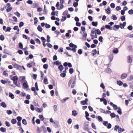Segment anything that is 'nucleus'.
I'll return each instance as SVG.
<instances>
[{
    "label": "nucleus",
    "instance_id": "obj_1",
    "mask_svg": "<svg viewBox=\"0 0 133 133\" xmlns=\"http://www.w3.org/2000/svg\"><path fill=\"white\" fill-rule=\"evenodd\" d=\"M89 122H86L84 123V127L83 128L85 130H87V131H89V129L88 128Z\"/></svg>",
    "mask_w": 133,
    "mask_h": 133
},
{
    "label": "nucleus",
    "instance_id": "obj_2",
    "mask_svg": "<svg viewBox=\"0 0 133 133\" xmlns=\"http://www.w3.org/2000/svg\"><path fill=\"white\" fill-rule=\"evenodd\" d=\"M88 101V98H85L84 100L82 101L81 102V105H84L87 104Z\"/></svg>",
    "mask_w": 133,
    "mask_h": 133
},
{
    "label": "nucleus",
    "instance_id": "obj_3",
    "mask_svg": "<svg viewBox=\"0 0 133 133\" xmlns=\"http://www.w3.org/2000/svg\"><path fill=\"white\" fill-rule=\"evenodd\" d=\"M126 24V22H124L123 24L121 23L119 24V26L120 28L122 29L124 28V27L125 26Z\"/></svg>",
    "mask_w": 133,
    "mask_h": 133
},
{
    "label": "nucleus",
    "instance_id": "obj_4",
    "mask_svg": "<svg viewBox=\"0 0 133 133\" xmlns=\"http://www.w3.org/2000/svg\"><path fill=\"white\" fill-rule=\"evenodd\" d=\"M25 82H24L23 83V86L24 87V88L25 89L27 88L28 87V85L27 84V82L25 80Z\"/></svg>",
    "mask_w": 133,
    "mask_h": 133
},
{
    "label": "nucleus",
    "instance_id": "obj_5",
    "mask_svg": "<svg viewBox=\"0 0 133 133\" xmlns=\"http://www.w3.org/2000/svg\"><path fill=\"white\" fill-rule=\"evenodd\" d=\"M106 12L108 14H109L110 13V7L109 6L108 8L106 9L105 10Z\"/></svg>",
    "mask_w": 133,
    "mask_h": 133
},
{
    "label": "nucleus",
    "instance_id": "obj_6",
    "mask_svg": "<svg viewBox=\"0 0 133 133\" xmlns=\"http://www.w3.org/2000/svg\"><path fill=\"white\" fill-rule=\"evenodd\" d=\"M18 79V78L17 76H14L11 78V79L13 81H17Z\"/></svg>",
    "mask_w": 133,
    "mask_h": 133
},
{
    "label": "nucleus",
    "instance_id": "obj_7",
    "mask_svg": "<svg viewBox=\"0 0 133 133\" xmlns=\"http://www.w3.org/2000/svg\"><path fill=\"white\" fill-rule=\"evenodd\" d=\"M78 113L75 110H74L72 111V115L75 116H76L77 115Z\"/></svg>",
    "mask_w": 133,
    "mask_h": 133
},
{
    "label": "nucleus",
    "instance_id": "obj_8",
    "mask_svg": "<svg viewBox=\"0 0 133 133\" xmlns=\"http://www.w3.org/2000/svg\"><path fill=\"white\" fill-rule=\"evenodd\" d=\"M114 57L113 55L111 54L109 55V58L110 62H111L112 60Z\"/></svg>",
    "mask_w": 133,
    "mask_h": 133
},
{
    "label": "nucleus",
    "instance_id": "obj_9",
    "mask_svg": "<svg viewBox=\"0 0 133 133\" xmlns=\"http://www.w3.org/2000/svg\"><path fill=\"white\" fill-rule=\"evenodd\" d=\"M127 76V75L126 74H122L121 77V78L122 79H124L126 78Z\"/></svg>",
    "mask_w": 133,
    "mask_h": 133
},
{
    "label": "nucleus",
    "instance_id": "obj_10",
    "mask_svg": "<svg viewBox=\"0 0 133 133\" xmlns=\"http://www.w3.org/2000/svg\"><path fill=\"white\" fill-rule=\"evenodd\" d=\"M112 52L114 53L117 54L118 53V50L117 48H115L113 50Z\"/></svg>",
    "mask_w": 133,
    "mask_h": 133
},
{
    "label": "nucleus",
    "instance_id": "obj_11",
    "mask_svg": "<svg viewBox=\"0 0 133 133\" xmlns=\"http://www.w3.org/2000/svg\"><path fill=\"white\" fill-rule=\"evenodd\" d=\"M92 25L95 26H96L98 25V22H92L91 23Z\"/></svg>",
    "mask_w": 133,
    "mask_h": 133
},
{
    "label": "nucleus",
    "instance_id": "obj_12",
    "mask_svg": "<svg viewBox=\"0 0 133 133\" xmlns=\"http://www.w3.org/2000/svg\"><path fill=\"white\" fill-rule=\"evenodd\" d=\"M69 97H66L65 98H64L63 99H61V101L62 103H65L66 101L68 99H69Z\"/></svg>",
    "mask_w": 133,
    "mask_h": 133
},
{
    "label": "nucleus",
    "instance_id": "obj_13",
    "mask_svg": "<svg viewBox=\"0 0 133 133\" xmlns=\"http://www.w3.org/2000/svg\"><path fill=\"white\" fill-rule=\"evenodd\" d=\"M105 71L106 72L110 74L111 72V70L109 68H107L105 70Z\"/></svg>",
    "mask_w": 133,
    "mask_h": 133
},
{
    "label": "nucleus",
    "instance_id": "obj_14",
    "mask_svg": "<svg viewBox=\"0 0 133 133\" xmlns=\"http://www.w3.org/2000/svg\"><path fill=\"white\" fill-rule=\"evenodd\" d=\"M12 9V8L10 6H8L6 9V11L7 12L10 11Z\"/></svg>",
    "mask_w": 133,
    "mask_h": 133
},
{
    "label": "nucleus",
    "instance_id": "obj_15",
    "mask_svg": "<svg viewBox=\"0 0 133 133\" xmlns=\"http://www.w3.org/2000/svg\"><path fill=\"white\" fill-rule=\"evenodd\" d=\"M58 69L61 71H62L64 69V67L61 64L58 66Z\"/></svg>",
    "mask_w": 133,
    "mask_h": 133
},
{
    "label": "nucleus",
    "instance_id": "obj_16",
    "mask_svg": "<svg viewBox=\"0 0 133 133\" xmlns=\"http://www.w3.org/2000/svg\"><path fill=\"white\" fill-rule=\"evenodd\" d=\"M9 97L12 99H13L14 98V95L11 92L9 93Z\"/></svg>",
    "mask_w": 133,
    "mask_h": 133
},
{
    "label": "nucleus",
    "instance_id": "obj_17",
    "mask_svg": "<svg viewBox=\"0 0 133 133\" xmlns=\"http://www.w3.org/2000/svg\"><path fill=\"white\" fill-rule=\"evenodd\" d=\"M37 29L38 30L42 32L43 30V29L41 27L40 25H39L37 27Z\"/></svg>",
    "mask_w": 133,
    "mask_h": 133
},
{
    "label": "nucleus",
    "instance_id": "obj_18",
    "mask_svg": "<svg viewBox=\"0 0 133 133\" xmlns=\"http://www.w3.org/2000/svg\"><path fill=\"white\" fill-rule=\"evenodd\" d=\"M121 109L120 107H118V110L117 111L119 115H121L122 114L121 111Z\"/></svg>",
    "mask_w": 133,
    "mask_h": 133
},
{
    "label": "nucleus",
    "instance_id": "obj_19",
    "mask_svg": "<svg viewBox=\"0 0 133 133\" xmlns=\"http://www.w3.org/2000/svg\"><path fill=\"white\" fill-rule=\"evenodd\" d=\"M105 27L106 29H109L110 30H111L112 29V27H111L109 25H105Z\"/></svg>",
    "mask_w": 133,
    "mask_h": 133
},
{
    "label": "nucleus",
    "instance_id": "obj_20",
    "mask_svg": "<svg viewBox=\"0 0 133 133\" xmlns=\"http://www.w3.org/2000/svg\"><path fill=\"white\" fill-rule=\"evenodd\" d=\"M0 131L2 132H5L6 131V129L5 128L2 127L0 129Z\"/></svg>",
    "mask_w": 133,
    "mask_h": 133
},
{
    "label": "nucleus",
    "instance_id": "obj_21",
    "mask_svg": "<svg viewBox=\"0 0 133 133\" xmlns=\"http://www.w3.org/2000/svg\"><path fill=\"white\" fill-rule=\"evenodd\" d=\"M4 53L7 54H9L10 53V52L6 49H5L4 51Z\"/></svg>",
    "mask_w": 133,
    "mask_h": 133
},
{
    "label": "nucleus",
    "instance_id": "obj_22",
    "mask_svg": "<svg viewBox=\"0 0 133 133\" xmlns=\"http://www.w3.org/2000/svg\"><path fill=\"white\" fill-rule=\"evenodd\" d=\"M1 105L3 108H5L6 107V105L4 102H2L1 103Z\"/></svg>",
    "mask_w": 133,
    "mask_h": 133
},
{
    "label": "nucleus",
    "instance_id": "obj_23",
    "mask_svg": "<svg viewBox=\"0 0 133 133\" xmlns=\"http://www.w3.org/2000/svg\"><path fill=\"white\" fill-rule=\"evenodd\" d=\"M117 84L119 86H121L123 84V83L120 81H117Z\"/></svg>",
    "mask_w": 133,
    "mask_h": 133
},
{
    "label": "nucleus",
    "instance_id": "obj_24",
    "mask_svg": "<svg viewBox=\"0 0 133 133\" xmlns=\"http://www.w3.org/2000/svg\"><path fill=\"white\" fill-rule=\"evenodd\" d=\"M74 81H75L74 79H71L69 81L68 85L70 86L72 82H73Z\"/></svg>",
    "mask_w": 133,
    "mask_h": 133
},
{
    "label": "nucleus",
    "instance_id": "obj_25",
    "mask_svg": "<svg viewBox=\"0 0 133 133\" xmlns=\"http://www.w3.org/2000/svg\"><path fill=\"white\" fill-rule=\"evenodd\" d=\"M128 62L129 63H131L132 62V59L130 57V56H129L128 58Z\"/></svg>",
    "mask_w": 133,
    "mask_h": 133
},
{
    "label": "nucleus",
    "instance_id": "obj_26",
    "mask_svg": "<svg viewBox=\"0 0 133 133\" xmlns=\"http://www.w3.org/2000/svg\"><path fill=\"white\" fill-rule=\"evenodd\" d=\"M96 30V29L95 28H93L92 29V30L91 31V33L92 34H96L95 31Z\"/></svg>",
    "mask_w": 133,
    "mask_h": 133
},
{
    "label": "nucleus",
    "instance_id": "obj_27",
    "mask_svg": "<svg viewBox=\"0 0 133 133\" xmlns=\"http://www.w3.org/2000/svg\"><path fill=\"white\" fill-rule=\"evenodd\" d=\"M69 46L71 48H74L76 46H77L76 45L72 43H70L69 44Z\"/></svg>",
    "mask_w": 133,
    "mask_h": 133
},
{
    "label": "nucleus",
    "instance_id": "obj_28",
    "mask_svg": "<svg viewBox=\"0 0 133 133\" xmlns=\"http://www.w3.org/2000/svg\"><path fill=\"white\" fill-rule=\"evenodd\" d=\"M11 122L13 124H16L17 122L16 120L15 119L13 118L11 120Z\"/></svg>",
    "mask_w": 133,
    "mask_h": 133
},
{
    "label": "nucleus",
    "instance_id": "obj_29",
    "mask_svg": "<svg viewBox=\"0 0 133 133\" xmlns=\"http://www.w3.org/2000/svg\"><path fill=\"white\" fill-rule=\"evenodd\" d=\"M19 48L21 49H23V45L22 43L20 42L19 43Z\"/></svg>",
    "mask_w": 133,
    "mask_h": 133
},
{
    "label": "nucleus",
    "instance_id": "obj_30",
    "mask_svg": "<svg viewBox=\"0 0 133 133\" xmlns=\"http://www.w3.org/2000/svg\"><path fill=\"white\" fill-rule=\"evenodd\" d=\"M53 109H54V111H56L57 110V106L56 105H54L53 107Z\"/></svg>",
    "mask_w": 133,
    "mask_h": 133
},
{
    "label": "nucleus",
    "instance_id": "obj_31",
    "mask_svg": "<svg viewBox=\"0 0 133 133\" xmlns=\"http://www.w3.org/2000/svg\"><path fill=\"white\" fill-rule=\"evenodd\" d=\"M92 53L93 55V56H94L95 55L97 54V51L96 50H93L92 51Z\"/></svg>",
    "mask_w": 133,
    "mask_h": 133
},
{
    "label": "nucleus",
    "instance_id": "obj_32",
    "mask_svg": "<svg viewBox=\"0 0 133 133\" xmlns=\"http://www.w3.org/2000/svg\"><path fill=\"white\" fill-rule=\"evenodd\" d=\"M103 124L105 126H107L108 124V122L107 121H104L103 123Z\"/></svg>",
    "mask_w": 133,
    "mask_h": 133
},
{
    "label": "nucleus",
    "instance_id": "obj_33",
    "mask_svg": "<svg viewBox=\"0 0 133 133\" xmlns=\"http://www.w3.org/2000/svg\"><path fill=\"white\" fill-rule=\"evenodd\" d=\"M119 128V126L117 125H116L114 128V130L115 131H117L118 130V128Z\"/></svg>",
    "mask_w": 133,
    "mask_h": 133
},
{
    "label": "nucleus",
    "instance_id": "obj_34",
    "mask_svg": "<svg viewBox=\"0 0 133 133\" xmlns=\"http://www.w3.org/2000/svg\"><path fill=\"white\" fill-rule=\"evenodd\" d=\"M24 25V23L22 22H21L19 25V26L20 28H21Z\"/></svg>",
    "mask_w": 133,
    "mask_h": 133
},
{
    "label": "nucleus",
    "instance_id": "obj_35",
    "mask_svg": "<svg viewBox=\"0 0 133 133\" xmlns=\"http://www.w3.org/2000/svg\"><path fill=\"white\" fill-rule=\"evenodd\" d=\"M5 38L4 36L3 35H1L0 36V39L2 41H3L4 39Z\"/></svg>",
    "mask_w": 133,
    "mask_h": 133
},
{
    "label": "nucleus",
    "instance_id": "obj_36",
    "mask_svg": "<svg viewBox=\"0 0 133 133\" xmlns=\"http://www.w3.org/2000/svg\"><path fill=\"white\" fill-rule=\"evenodd\" d=\"M39 117L41 119V120L42 121H43L44 119V117L43 115H39Z\"/></svg>",
    "mask_w": 133,
    "mask_h": 133
},
{
    "label": "nucleus",
    "instance_id": "obj_37",
    "mask_svg": "<svg viewBox=\"0 0 133 133\" xmlns=\"http://www.w3.org/2000/svg\"><path fill=\"white\" fill-rule=\"evenodd\" d=\"M100 111L101 112H102L105 114H107V113H106V112L105 111V110H104V109L101 108L100 109Z\"/></svg>",
    "mask_w": 133,
    "mask_h": 133
},
{
    "label": "nucleus",
    "instance_id": "obj_38",
    "mask_svg": "<svg viewBox=\"0 0 133 133\" xmlns=\"http://www.w3.org/2000/svg\"><path fill=\"white\" fill-rule=\"evenodd\" d=\"M50 37L48 35H47V41L48 42H50Z\"/></svg>",
    "mask_w": 133,
    "mask_h": 133
},
{
    "label": "nucleus",
    "instance_id": "obj_39",
    "mask_svg": "<svg viewBox=\"0 0 133 133\" xmlns=\"http://www.w3.org/2000/svg\"><path fill=\"white\" fill-rule=\"evenodd\" d=\"M6 113L8 115H10L12 113V112L10 110H7L6 111Z\"/></svg>",
    "mask_w": 133,
    "mask_h": 133
},
{
    "label": "nucleus",
    "instance_id": "obj_40",
    "mask_svg": "<svg viewBox=\"0 0 133 133\" xmlns=\"http://www.w3.org/2000/svg\"><path fill=\"white\" fill-rule=\"evenodd\" d=\"M54 63L55 64L58 65L59 64H61V63H59V61H57L55 62H54Z\"/></svg>",
    "mask_w": 133,
    "mask_h": 133
},
{
    "label": "nucleus",
    "instance_id": "obj_41",
    "mask_svg": "<svg viewBox=\"0 0 133 133\" xmlns=\"http://www.w3.org/2000/svg\"><path fill=\"white\" fill-rule=\"evenodd\" d=\"M110 116L112 118L115 117L116 116V115L114 113H111Z\"/></svg>",
    "mask_w": 133,
    "mask_h": 133
},
{
    "label": "nucleus",
    "instance_id": "obj_42",
    "mask_svg": "<svg viewBox=\"0 0 133 133\" xmlns=\"http://www.w3.org/2000/svg\"><path fill=\"white\" fill-rule=\"evenodd\" d=\"M34 24H36L38 22L37 18V17L34 18Z\"/></svg>",
    "mask_w": 133,
    "mask_h": 133
},
{
    "label": "nucleus",
    "instance_id": "obj_43",
    "mask_svg": "<svg viewBox=\"0 0 133 133\" xmlns=\"http://www.w3.org/2000/svg\"><path fill=\"white\" fill-rule=\"evenodd\" d=\"M41 128L43 129L44 132H45L46 131V129L44 127L42 126Z\"/></svg>",
    "mask_w": 133,
    "mask_h": 133
},
{
    "label": "nucleus",
    "instance_id": "obj_44",
    "mask_svg": "<svg viewBox=\"0 0 133 133\" xmlns=\"http://www.w3.org/2000/svg\"><path fill=\"white\" fill-rule=\"evenodd\" d=\"M48 81V80L46 78H45L44 80V83L46 84H48V83H47Z\"/></svg>",
    "mask_w": 133,
    "mask_h": 133
},
{
    "label": "nucleus",
    "instance_id": "obj_45",
    "mask_svg": "<svg viewBox=\"0 0 133 133\" xmlns=\"http://www.w3.org/2000/svg\"><path fill=\"white\" fill-rule=\"evenodd\" d=\"M46 45L49 48H51L52 46V45L49 43H47L46 44Z\"/></svg>",
    "mask_w": 133,
    "mask_h": 133
},
{
    "label": "nucleus",
    "instance_id": "obj_46",
    "mask_svg": "<svg viewBox=\"0 0 133 133\" xmlns=\"http://www.w3.org/2000/svg\"><path fill=\"white\" fill-rule=\"evenodd\" d=\"M22 123L25 125L27 124V122L26 120L25 119H23L22 120Z\"/></svg>",
    "mask_w": 133,
    "mask_h": 133
},
{
    "label": "nucleus",
    "instance_id": "obj_47",
    "mask_svg": "<svg viewBox=\"0 0 133 133\" xmlns=\"http://www.w3.org/2000/svg\"><path fill=\"white\" fill-rule=\"evenodd\" d=\"M69 73L71 74L73 73L74 72V70L73 68H70L69 70Z\"/></svg>",
    "mask_w": 133,
    "mask_h": 133
},
{
    "label": "nucleus",
    "instance_id": "obj_48",
    "mask_svg": "<svg viewBox=\"0 0 133 133\" xmlns=\"http://www.w3.org/2000/svg\"><path fill=\"white\" fill-rule=\"evenodd\" d=\"M5 125L6 126L8 127H10L11 126L10 123L9 122L7 121L5 122Z\"/></svg>",
    "mask_w": 133,
    "mask_h": 133
},
{
    "label": "nucleus",
    "instance_id": "obj_49",
    "mask_svg": "<svg viewBox=\"0 0 133 133\" xmlns=\"http://www.w3.org/2000/svg\"><path fill=\"white\" fill-rule=\"evenodd\" d=\"M11 28L9 27H7L6 29V32H10V30H11Z\"/></svg>",
    "mask_w": 133,
    "mask_h": 133
},
{
    "label": "nucleus",
    "instance_id": "obj_50",
    "mask_svg": "<svg viewBox=\"0 0 133 133\" xmlns=\"http://www.w3.org/2000/svg\"><path fill=\"white\" fill-rule=\"evenodd\" d=\"M77 46H76L75 47H74L72 48L71 49V50L73 51L74 52H75L76 51V49L77 48Z\"/></svg>",
    "mask_w": 133,
    "mask_h": 133
},
{
    "label": "nucleus",
    "instance_id": "obj_51",
    "mask_svg": "<svg viewBox=\"0 0 133 133\" xmlns=\"http://www.w3.org/2000/svg\"><path fill=\"white\" fill-rule=\"evenodd\" d=\"M121 20L122 21H124L125 20V16H121Z\"/></svg>",
    "mask_w": 133,
    "mask_h": 133
},
{
    "label": "nucleus",
    "instance_id": "obj_52",
    "mask_svg": "<svg viewBox=\"0 0 133 133\" xmlns=\"http://www.w3.org/2000/svg\"><path fill=\"white\" fill-rule=\"evenodd\" d=\"M66 74L64 73H62L60 74V76L63 77H64L66 76Z\"/></svg>",
    "mask_w": 133,
    "mask_h": 133
},
{
    "label": "nucleus",
    "instance_id": "obj_53",
    "mask_svg": "<svg viewBox=\"0 0 133 133\" xmlns=\"http://www.w3.org/2000/svg\"><path fill=\"white\" fill-rule=\"evenodd\" d=\"M14 14L16 15L18 17H19L20 16V14L18 12H16Z\"/></svg>",
    "mask_w": 133,
    "mask_h": 133
},
{
    "label": "nucleus",
    "instance_id": "obj_54",
    "mask_svg": "<svg viewBox=\"0 0 133 133\" xmlns=\"http://www.w3.org/2000/svg\"><path fill=\"white\" fill-rule=\"evenodd\" d=\"M98 120L99 121L102 122L103 121V119L100 116H98Z\"/></svg>",
    "mask_w": 133,
    "mask_h": 133
},
{
    "label": "nucleus",
    "instance_id": "obj_55",
    "mask_svg": "<svg viewBox=\"0 0 133 133\" xmlns=\"http://www.w3.org/2000/svg\"><path fill=\"white\" fill-rule=\"evenodd\" d=\"M91 126L92 128L95 129H96V127L94 123H92L91 124Z\"/></svg>",
    "mask_w": 133,
    "mask_h": 133
},
{
    "label": "nucleus",
    "instance_id": "obj_56",
    "mask_svg": "<svg viewBox=\"0 0 133 133\" xmlns=\"http://www.w3.org/2000/svg\"><path fill=\"white\" fill-rule=\"evenodd\" d=\"M26 3L29 4H32L33 3V1L31 0H29L26 2Z\"/></svg>",
    "mask_w": 133,
    "mask_h": 133
},
{
    "label": "nucleus",
    "instance_id": "obj_57",
    "mask_svg": "<svg viewBox=\"0 0 133 133\" xmlns=\"http://www.w3.org/2000/svg\"><path fill=\"white\" fill-rule=\"evenodd\" d=\"M45 27L47 28H49L51 26L49 24L46 23L45 25Z\"/></svg>",
    "mask_w": 133,
    "mask_h": 133
},
{
    "label": "nucleus",
    "instance_id": "obj_58",
    "mask_svg": "<svg viewBox=\"0 0 133 133\" xmlns=\"http://www.w3.org/2000/svg\"><path fill=\"white\" fill-rule=\"evenodd\" d=\"M107 128L108 129H109L111 128L112 125L110 123H108L107 125Z\"/></svg>",
    "mask_w": 133,
    "mask_h": 133
},
{
    "label": "nucleus",
    "instance_id": "obj_59",
    "mask_svg": "<svg viewBox=\"0 0 133 133\" xmlns=\"http://www.w3.org/2000/svg\"><path fill=\"white\" fill-rule=\"evenodd\" d=\"M110 7L112 8H114L115 7V4L113 3H112L110 5Z\"/></svg>",
    "mask_w": 133,
    "mask_h": 133
},
{
    "label": "nucleus",
    "instance_id": "obj_60",
    "mask_svg": "<svg viewBox=\"0 0 133 133\" xmlns=\"http://www.w3.org/2000/svg\"><path fill=\"white\" fill-rule=\"evenodd\" d=\"M17 119L18 121H21L22 119V118L20 116H18L17 118Z\"/></svg>",
    "mask_w": 133,
    "mask_h": 133
},
{
    "label": "nucleus",
    "instance_id": "obj_61",
    "mask_svg": "<svg viewBox=\"0 0 133 133\" xmlns=\"http://www.w3.org/2000/svg\"><path fill=\"white\" fill-rule=\"evenodd\" d=\"M30 109L32 111H34L35 110V107L33 105L31 104L30 106Z\"/></svg>",
    "mask_w": 133,
    "mask_h": 133
},
{
    "label": "nucleus",
    "instance_id": "obj_62",
    "mask_svg": "<svg viewBox=\"0 0 133 133\" xmlns=\"http://www.w3.org/2000/svg\"><path fill=\"white\" fill-rule=\"evenodd\" d=\"M127 28L129 30H131L133 28L131 25H130Z\"/></svg>",
    "mask_w": 133,
    "mask_h": 133
},
{
    "label": "nucleus",
    "instance_id": "obj_63",
    "mask_svg": "<svg viewBox=\"0 0 133 133\" xmlns=\"http://www.w3.org/2000/svg\"><path fill=\"white\" fill-rule=\"evenodd\" d=\"M48 65L47 64H44L43 65V68L45 69H46L48 68Z\"/></svg>",
    "mask_w": 133,
    "mask_h": 133
},
{
    "label": "nucleus",
    "instance_id": "obj_64",
    "mask_svg": "<svg viewBox=\"0 0 133 133\" xmlns=\"http://www.w3.org/2000/svg\"><path fill=\"white\" fill-rule=\"evenodd\" d=\"M128 13L130 15H132L133 14V10L131 9L128 11Z\"/></svg>",
    "mask_w": 133,
    "mask_h": 133
}]
</instances>
